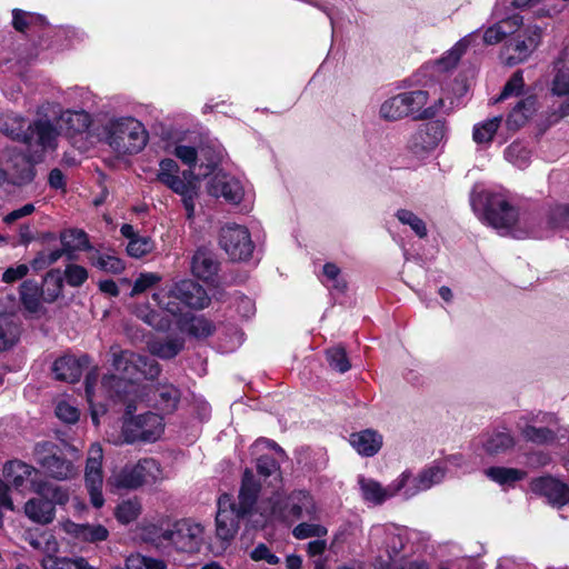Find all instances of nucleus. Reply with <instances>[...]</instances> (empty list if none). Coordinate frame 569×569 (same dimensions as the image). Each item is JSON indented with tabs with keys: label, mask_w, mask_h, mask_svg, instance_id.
Returning a JSON list of instances; mask_svg holds the SVG:
<instances>
[{
	"label": "nucleus",
	"mask_w": 569,
	"mask_h": 569,
	"mask_svg": "<svg viewBox=\"0 0 569 569\" xmlns=\"http://www.w3.org/2000/svg\"><path fill=\"white\" fill-rule=\"evenodd\" d=\"M470 204L475 213L501 236L516 239L548 237V231L543 229V217H521L507 190L476 184L470 194Z\"/></svg>",
	"instance_id": "nucleus-1"
},
{
	"label": "nucleus",
	"mask_w": 569,
	"mask_h": 569,
	"mask_svg": "<svg viewBox=\"0 0 569 569\" xmlns=\"http://www.w3.org/2000/svg\"><path fill=\"white\" fill-rule=\"evenodd\" d=\"M259 488L260 486L254 480L252 471L247 469L243 472L238 502L227 493L219 497L216 516V536L218 539L229 543L236 537L240 520L244 519L252 511Z\"/></svg>",
	"instance_id": "nucleus-2"
},
{
	"label": "nucleus",
	"mask_w": 569,
	"mask_h": 569,
	"mask_svg": "<svg viewBox=\"0 0 569 569\" xmlns=\"http://www.w3.org/2000/svg\"><path fill=\"white\" fill-rule=\"evenodd\" d=\"M112 367L123 376L120 379L113 375L106 376L102 379V388L110 398H120V390L127 388L124 380H138L140 378L154 379L160 373L158 362L147 356L136 353L131 350H121L118 347H111Z\"/></svg>",
	"instance_id": "nucleus-3"
},
{
	"label": "nucleus",
	"mask_w": 569,
	"mask_h": 569,
	"mask_svg": "<svg viewBox=\"0 0 569 569\" xmlns=\"http://www.w3.org/2000/svg\"><path fill=\"white\" fill-rule=\"evenodd\" d=\"M106 143L118 154L140 152L147 144L143 124L132 117L110 119L103 127Z\"/></svg>",
	"instance_id": "nucleus-4"
},
{
	"label": "nucleus",
	"mask_w": 569,
	"mask_h": 569,
	"mask_svg": "<svg viewBox=\"0 0 569 569\" xmlns=\"http://www.w3.org/2000/svg\"><path fill=\"white\" fill-rule=\"evenodd\" d=\"M159 308L172 316L181 312L180 305L192 309H202L209 305L206 290L190 279L180 280L169 289L161 288L152 295Z\"/></svg>",
	"instance_id": "nucleus-5"
},
{
	"label": "nucleus",
	"mask_w": 569,
	"mask_h": 569,
	"mask_svg": "<svg viewBox=\"0 0 569 569\" xmlns=\"http://www.w3.org/2000/svg\"><path fill=\"white\" fill-rule=\"evenodd\" d=\"M261 515L266 519H317V506L313 498L306 491L298 490L289 496L280 492L273 493L267 503L260 506Z\"/></svg>",
	"instance_id": "nucleus-6"
},
{
	"label": "nucleus",
	"mask_w": 569,
	"mask_h": 569,
	"mask_svg": "<svg viewBox=\"0 0 569 569\" xmlns=\"http://www.w3.org/2000/svg\"><path fill=\"white\" fill-rule=\"evenodd\" d=\"M46 114H38L39 118L28 122L19 142L26 147V156L30 163H40L46 154L56 150L58 146L59 130Z\"/></svg>",
	"instance_id": "nucleus-7"
},
{
	"label": "nucleus",
	"mask_w": 569,
	"mask_h": 569,
	"mask_svg": "<svg viewBox=\"0 0 569 569\" xmlns=\"http://www.w3.org/2000/svg\"><path fill=\"white\" fill-rule=\"evenodd\" d=\"M71 458L64 457L59 448L52 442H40L34 447L33 456L36 462L46 471V473L56 480H69L79 473V468L74 460H78L79 450L74 447L69 448Z\"/></svg>",
	"instance_id": "nucleus-8"
},
{
	"label": "nucleus",
	"mask_w": 569,
	"mask_h": 569,
	"mask_svg": "<svg viewBox=\"0 0 569 569\" xmlns=\"http://www.w3.org/2000/svg\"><path fill=\"white\" fill-rule=\"evenodd\" d=\"M516 428L526 441L538 446L552 445L560 430L556 415L542 411L521 415Z\"/></svg>",
	"instance_id": "nucleus-9"
},
{
	"label": "nucleus",
	"mask_w": 569,
	"mask_h": 569,
	"mask_svg": "<svg viewBox=\"0 0 569 569\" xmlns=\"http://www.w3.org/2000/svg\"><path fill=\"white\" fill-rule=\"evenodd\" d=\"M163 479L160 463L153 458H144L136 465H126L114 471L108 483L118 489L133 490L144 485H153Z\"/></svg>",
	"instance_id": "nucleus-10"
},
{
	"label": "nucleus",
	"mask_w": 569,
	"mask_h": 569,
	"mask_svg": "<svg viewBox=\"0 0 569 569\" xmlns=\"http://www.w3.org/2000/svg\"><path fill=\"white\" fill-rule=\"evenodd\" d=\"M430 91L413 90L393 97V108L398 117L413 116L415 118H433L438 113L452 109V101L446 104L443 97H437L428 107Z\"/></svg>",
	"instance_id": "nucleus-11"
},
{
	"label": "nucleus",
	"mask_w": 569,
	"mask_h": 569,
	"mask_svg": "<svg viewBox=\"0 0 569 569\" xmlns=\"http://www.w3.org/2000/svg\"><path fill=\"white\" fill-rule=\"evenodd\" d=\"M163 419L160 415L147 412L136 417L124 418L122 425V437L126 443L138 441L153 442L163 432Z\"/></svg>",
	"instance_id": "nucleus-12"
},
{
	"label": "nucleus",
	"mask_w": 569,
	"mask_h": 569,
	"mask_svg": "<svg viewBox=\"0 0 569 569\" xmlns=\"http://www.w3.org/2000/svg\"><path fill=\"white\" fill-rule=\"evenodd\" d=\"M446 473V468L442 463L429 466L423 469L418 477H412L411 472L405 471L393 486V495L398 492L405 499L411 498L418 492L428 490L432 486L440 483Z\"/></svg>",
	"instance_id": "nucleus-13"
},
{
	"label": "nucleus",
	"mask_w": 569,
	"mask_h": 569,
	"mask_svg": "<svg viewBox=\"0 0 569 569\" xmlns=\"http://www.w3.org/2000/svg\"><path fill=\"white\" fill-rule=\"evenodd\" d=\"M162 538L181 552H197L202 543L203 527L188 519L177 521L171 529L162 532Z\"/></svg>",
	"instance_id": "nucleus-14"
},
{
	"label": "nucleus",
	"mask_w": 569,
	"mask_h": 569,
	"mask_svg": "<svg viewBox=\"0 0 569 569\" xmlns=\"http://www.w3.org/2000/svg\"><path fill=\"white\" fill-rule=\"evenodd\" d=\"M220 246L234 261L248 260L254 248L250 232L239 224H226L221 228Z\"/></svg>",
	"instance_id": "nucleus-15"
},
{
	"label": "nucleus",
	"mask_w": 569,
	"mask_h": 569,
	"mask_svg": "<svg viewBox=\"0 0 569 569\" xmlns=\"http://www.w3.org/2000/svg\"><path fill=\"white\" fill-rule=\"evenodd\" d=\"M102 447L97 442L92 443L88 450L84 469V481L90 496V501L94 508H101L104 503V498L102 495Z\"/></svg>",
	"instance_id": "nucleus-16"
},
{
	"label": "nucleus",
	"mask_w": 569,
	"mask_h": 569,
	"mask_svg": "<svg viewBox=\"0 0 569 569\" xmlns=\"http://www.w3.org/2000/svg\"><path fill=\"white\" fill-rule=\"evenodd\" d=\"M6 480L19 492L33 491L37 493V486L42 485L40 471L34 467L20 460H12L6 463L3 469Z\"/></svg>",
	"instance_id": "nucleus-17"
},
{
	"label": "nucleus",
	"mask_w": 569,
	"mask_h": 569,
	"mask_svg": "<svg viewBox=\"0 0 569 569\" xmlns=\"http://www.w3.org/2000/svg\"><path fill=\"white\" fill-rule=\"evenodd\" d=\"M208 191L211 196L222 197L226 201L238 204L244 198L246 191L242 182L233 176L217 172L209 181Z\"/></svg>",
	"instance_id": "nucleus-18"
},
{
	"label": "nucleus",
	"mask_w": 569,
	"mask_h": 569,
	"mask_svg": "<svg viewBox=\"0 0 569 569\" xmlns=\"http://www.w3.org/2000/svg\"><path fill=\"white\" fill-rule=\"evenodd\" d=\"M46 110H50L52 116L60 114L61 121L71 134L87 132L92 122L91 116L84 110H66L62 112L59 104L46 102L38 108V114H46Z\"/></svg>",
	"instance_id": "nucleus-19"
},
{
	"label": "nucleus",
	"mask_w": 569,
	"mask_h": 569,
	"mask_svg": "<svg viewBox=\"0 0 569 569\" xmlns=\"http://www.w3.org/2000/svg\"><path fill=\"white\" fill-rule=\"evenodd\" d=\"M530 489L533 493L546 497L555 506L569 503V487L552 476L532 479Z\"/></svg>",
	"instance_id": "nucleus-20"
},
{
	"label": "nucleus",
	"mask_w": 569,
	"mask_h": 569,
	"mask_svg": "<svg viewBox=\"0 0 569 569\" xmlns=\"http://www.w3.org/2000/svg\"><path fill=\"white\" fill-rule=\"evenodd\" d=\"M445 134L443 124L433 121L420 128L410 140V149L418 157H423L427 152L435 149Z\"/></svg>",
	"instance_id": "nucleus-21"
},
{
	"label": "nucleus",
	"mask_w": 569,
	"mask_h": 569,
	"mask_svg": "<svg viewBox=\"0 0 569 569\" xmlns=\"http://www.w3.org/2000/svg\"><path fill=\"white\" fill-rule=\"evenodd\" d=\"M90 362V358L83 355L79 358L70 355L58 358L52 365V372L56 379L67 382L79 381L82 370Z\"/></svg>",
	"instance_id": "nucleus-22"
},
{
	"label": "nucleus",
	"mask_w": 569,
	"mask_h": 569,
	"mask_svg": "<svg viewBox=\"0 0 569 569\" xmlns=\"http://www.w3.org/2000/svg\"><path fill=\"white\" fill-rule=\"evenodd\" d=\"M481 445L487 453L501 455L516 446V438L506 425H499L483 436Z\"/></svg>",
	"instance_id": "nucleus-23"
},
{
	"label": "nucleus",
	"mask_w": 569,
	"mask_h": 569,
	"mask_svg": "<svg viewBox=\"0 0 569 569\" xmlns=\"http://www.w3.org/2000/svg\"><path fill=\"white\" fill-rule=\"evenodd\" d=\"M190 172L184 171L183 178L177 176L166 184L172 191L181 196L187 218L192 219L194 214V199L198 194L197 184L193 179H189Z\"/></svg>",
	"instance_id": "nucleus-24"
},
{
	"label": "nucleus",
	"mask_w": 569,
	"mask_h": 569,
	"mask_svg": "<svg viewBox=\"0 0 569 569\" xmlns=\"http://www.w3.org/2000/svg\"><path fill=\"white\" fill-rule=\"evenodd\" d=\"M523 23L519 14H512L487 28L483 32V42L492 46L501 42L507 36L516 33Z\"/></svg>",
	"instance_id": "nucleus-25"
},
{
	"label": "nucleus",
	"mask_w": 569,
	"mask_h": 569,
	"mask_svg": "<svg viewBox=\"0 0 569 569\" xmlns=\"http://www.w3.org/2000/svg\"><path fill=\"white\" fill-rule=\"evenodd\" d=\"M542 34V29L538 26H529L525 29L526 38L520 40L517 39L513 44L516 56L508 58L507 62L510 66L517 64L526 60L531 52L539 46Z\"/></svg>",
	"instance_id": "nucleus-26"
},
{
	"label": "nucleus",
	"mask_w": 569,
	"mask_h": 569,
	"mask_svg": "<svg viewBox=\"0 0 569 569\" xmlns=\"http://www.w3.org/2000/svg\"><path fill=\"white\" fill-rule=\"evenodd\" d=\"M26 516L39 525H49L54 520L56 508L52 501L44 497H37L28 500L24 505Z\"/></svg>",
	"instance_id": "nucleus-27"
},
{
	"label": "nucleus",
	"mask_w": 569,
	"mask_h": 569,
	"mask_svg": "<svg viewBox=\"0 0 569 569\" xmlns=\"http://www.w3.org/2000/svg\"><path fill=\"white\" fill-rule=\"evenodd\" d=\"M178 327L180 331L187 332L197 339L208 338L216 330L213 322L206 317L190 313H186L179 318Z\"/></svg>",
	"instance_id": "nucleus-28"
},
{
	"label": "nucleus",
	"mask_w": 569,
	"mask_h": 569,
	"mask_svg": "<svg viewBox=\"0 0 569 569\" xmlns=\"http://www.w3.org/2000/svg\"><path fill=\"white\" fill-rule=\"evenodd\" d=\"M349 441L352 448L365 457L376 455L382 446V437L370 429L352 433Z\"/></svg>",
	"instance_id": "nucleus-29"
},
{
	"label": "nucleus",
	"mask_w": 569,
	"mask_h": 569,
	"mask_svg": "<svg viewBox=\"0 0 569 569\" xmlns=\"http://www.w3.org/2000/svg\"><path fill=\"white\" fill-rule=\"evenodd\" d=\"M191 271L197 278L208 281L217 274L218 262L211 252L201 248L192 257Z\"/></svg>",
	"instance_id": "nucleus-30"
},
{
	"label": "nucleus",
	"mask_w": 569,
	"mask_h": 569,
	"mask_svg": "<svg viewBox=\"0 0 569 569\" xmlns=\"http://www.w3.org/2000/svg\"><path fill=\"white\" fill-rule=\"evenodd\" d=\"M537 99L533 94H528L521 99L510 111L507 118V126L511 130H517L523 126L536 112Z\"/></svg>",
	"instance_id": "nucleus-31"
},
{
	"label": "nucleus",
	"mask_w": 569,
	"mask_h": 569,
	"mask_svg": "<svg viewBox=\"0 0 569 569\" xmlns=\"http://www.w3.org/2000/svg\"><path fill=\"white\" fill-rule=\"evenodd\" d=\"M150 401L163 412H171L177 407L180 398V391L171 383L158 385L152 389Z\"/></svg>",
	"instance_id": "nucleus-32"
},
{
	"label": "nucleus",
	"mask_w": 569,
	"mask_h": 569,
	"mask_svg": "<svg viewBox=\"0 0 569 569\" xmlns=\"http://www.w3.org/2000/svg\"><path fill=\"white\" fill-rule=\"evenodd\" d=\"M60 241L69 259L74 258L77 251L91 249L88 234L80 229H68L60 233Z\"/></svg>",
	"instance_id": "nucleus-33"
},
{
	"label": "nucleus",
	"mask_w": 569,
	"mask_h": 569,
	"mask_svg": "<svg viewBox=\"0 0 569 569\" xmlns=\"http://www.w3.org/2000/svg\"><path fill=\"white\" fill-rule=\"evenodd\" d=\"M184 347L182 337H168L166 339L152 340L148 348L153 356L161 359L174 358Z\"/></svg>",
	"instance_id": "nucleus-34"
},
{
	"label": "nucleus",
	"mask_w": 569,
	"mask_h": 569,
	"mask_svg": "<svg viewBox=\"0 0 569 569\" xmlns=\"http://www.w3.org/2000/svg\"><path fill=\"white\" fill-rule=\"evenodd\" d=\"M28 121L14 112L0 113V132L14 141H19Z\"/></svg>",
	"instance_id": "nucleus-35"
},
{
	"label": "nucleus",
	"mask_w": 569,
	"mask_h": 569,
	"mask_svg": "<svg viewBox=\"0 0 569 569\" xmlns=\"http://www.w3.org/2000/svg\"><path fill=\"white\" fill-rule=\"evenodd\" d=\"M63 274L58 268L49 270L43 278L41 296L44 301H56L63 291Z\"/></svg>",
	"instance_id": "nucleus-36"
},
{
	"label": "nucleus",
	"mask_w": 569,
	"mask_h": 569,
	"mask_svg": "<svg viewBox=\"0 0 569 569\" xmlns=\"http://www.w3.org/2000/svg\"><path fill=\"white\" fill-rule=\"evenodd\" d=\"M485 473L493 482L507 487L513 486L526 477V471L507 467H490Z\"/></svg>",
	"instance_id": "nucleus-37"
},
{
	"label": "nucleus",
	"mask_w": 569,
	"mask_h": 569,
	"mask_svg": "<svg viewBox=\"0 0 569 569\" xmlns=\"http://www.w3.org/2000/svg\"><path fill=\"white\" fill-rule=\"evenodd\" d=\"M569 228V206H556L543 217V229L548 237L556 231Z\"/></svg>",
	"instance_id": "nucleus-38"
},
{
	"label": "nucleus",
	"mask_w": 569,
	"mask_h": 569,
	"mask_svg": "<svg viewBox=\"0 0 569 569\" xmlns=\"http://www.w3.org/2000/svg\"><path fill=\"white\" fill-rule=\"evenodd\" d=\"M476 37V32H471L460 39L446 54L440 58L437 62V67L439 70H449L453 68L461 56L465 53L467 48L471 44L473 38Z\"/></svg>",
	"instance_id": "nucleus-39"
},
{
	"label": "nucleus",
	"mask_w": 569,
	"mask_h": 569,
	"mask_svg": "<svg viewBox=\"0 0 569 569\" xmlns=\"http://www.w3.org/2000/svg\"><path fill=\"white\" fill-rule=\"evenodd\" d=\"M68 531L73 533L77 538L88 542L104 541L109 536L107 528L103 527L102 525L71 523Z\"/></svg>",
	"instance_id": "nucleus-40"
},
{
	"label": "nucleus",
	"mask_w": 569,
	"mask_h": 569,
	"mask_svg": "<svg viewBox=\"0 0 569 569\" xmlns=\"http://www.w3.org/2000/svg\"><path fill=\"white\" fill-rule=\"evenodd\" d=\"M358 482L361 489L362 498L367 503L377 506L381 505L387 499V491L378 481L365 477H359Z\"/></svg>",
	"instance_id": "nucleus-41"
},
{
	"label": "nucleus",
	"mask_w": 569,
	"mask_h": 569,
	"mask_svg": "<svg viewBox=\"0 0 569 569\" xmlns=\"http://www.w3.org/2000/svg\"><path fill=\"white\" fill-rule=\"evenodd\" d=\"M89 259L92 266L109 273L118 274L126 268L124 262L120 258L108 253H101L100 251H94Z\"/></svg>",
	"instance_id": "nucleus-42"
},
{
	"label": "nucleus",
	"mask_w": 569,
	"mask_h": 569,
	"mask_svg": "<svg viewBox=\"0 0 569 569\" xmlns=\"http://www.w3.org/2000/svg\"><path fill=\"white\" fill-rule=\"evenodd\" d=\"M501 121L502 117L498 116L475 124L472 132L475 142L478 144L489 143L500 127Z\"/></svg>",
	"instance_id": "nucleus-43"
},
{
	"label": "nucleus",
	"mask_w": 569,
	"mask_h": 569,
	"mask_svg": "<svg viewBox=\"0 0 569 569\" xmlns=\"http://www.w3.org/2000/svg\"><path fill=\"white\" fill-rule=\"evenodd\" d=\"M341 271L335 263L328 262L322 268L320 281L330 290L343 292L347 288L346 281L340 276Z\"/></svg>",
	"instance_id": "nucleus-44"
},
{
	"label": "nucleus",
	"mask_w": 569,
	"mask_h": 569,
	"mask_svg": "<svg viewBox=\"0 0 569 569\" xmlns=\"http://www.w3.org/2000/svg\"><path fill=\"white\" fill-rule=\"evenodd\" d=\"M37 495L47 498L52 501V505H66L69 501V492L67 489L54 486L46 480L42 485L37 486Z\"/></svg>",
	"instance_id": "nucleus-45"
},
{
	"label": "nucleus",
	"mask_w": 569,
	"mask_h": 569,
	"mask_svg": "<svg viewBox=\"0 0 569 569\" xmlns=\"http://www.w3.org/2000/svg\"><path fill=\"white\" fill-rule=\"evenodd\" d=\"M19 336L20 329L14 322L0 319V351L13 347L19 340Z\"/></svg>",
	"instance_id": "nucleus-46"
},
{
	"label": "nucleus",
	"mask_w": 569,
	"mask_h": 569,
	"mask_svg": "<svg viewBox=\"0 0 569 569\" xmlns=\"http://www.w3.org/2000/svg\"><path fill=\"white\" fill-rule=\"evenodd\" d=\"M397 218L400 223L408 226L417 237L425 238L428 233L425 221L410 210H398Z\"/></svg>",
	"instance_id": "nucleus-47"
},
{
	"label": "nucleus",
	"mask_w": 569,
	"mask_h": 569,
	"mask_svg": "<svg viewBox=\"0 0 569 569\" xmlns=\"http://www.w3.org/2000/svg\"><path fill=\"white\" fill-rule=\"evenodd\" d=\"M21 301L27 310L36 312L40 307L39 289L36 282L24 281L20 287Z\"/></svg>",
	"instance_id": "nucleus-48"
},
{
	"label": "nucleus",
	"mask_w": 569,
	"mask_h": 569,
	"mask_svg": "<svg viewBox=\"0 0 569 569\" xmlns=\"http://www.w3.org/2000/svg\"><path fill=\"white\" fill-rule=\"evenodd\" d=\"M141 512V505L137 499L122 501L116 509V518L121 523L134 521Z\"/></svg>",
	"instance_id": "nucleus-49"
},
{
	"label": "nucleus",
	"mask_w": 569,
	"mask_h": 569,
	"mask_svg": "<svg viewBox=\"0 0 569 569\" xmlns=\"http://www.w3.org/2000/svg\"><path fill=\"white\" fill-rule=\"evenodd\" d=\"M83 557H43L40 561L42 569H80Z\"/></svg>",
	"instance_id": "nucleus-50"
},
{
	"label": "nucleus",
	"mask_w": 569,
	"mask_h": 569,
	"mask_svg": "<svg viewBox=\"0 0 569 569\" xmlns=\"http://www.w3.org/2000/svg\"><path fill=\"white\" fill-rule=\"evenodd\" d=\"M507 161L518 168H526L529 163L530 152L520 142H513L505 150Z\"/></svg>",
	"instance_id": "nucleus-51"
},
{
	"label": "nucleus",
	"mask_w": 569,
	"mask_h": 569,
	"mask_svg": "<svg viewBox=\"0 0 569 569\" xmlns=\"http://www.w3.org/2000/svg\"><path fill=\"white\" fill-rule=\"evenodd\" d=\"M128 569H167V563L162 559L146 557L142 555H130L127 558Z\"/></svg>",
	"instance_id": "nucleus-52"
},
{
	"label": "nucleus",
	"mask_w": 569,
	"mask_h": 569,
	"mask_svg": "<svg viewBox=\"0 0 569 569\" xmlns=\"http://www.w3.org/2000/svg\"><path fill=\"white\" fill-rule=\"evenodd\" d=\"M63 280L70 287L77 288L81 287L88 280V270L77 263H69L66 266L64 271L62 272Z\"/></svg>",
	"instance_id": "nucleus-53"
},
{
	"label": "nucleus",
	"mask_w": 569,
	"mask_h": 569,
	"mask_svg": "<svg viewBox=\"0 0 569 569\" xmlns=\"http://www.w3.org/2000/svg\"><path fill=\"white\" fill-rule=\"evenodd\" d=\"M327 533L328 530L325 526L309 522H301L298 526H296L292 530V536L299 540L313 537L321 538L325 537Z\"/></svg>",
	"instance_id": "nucleus-54"
},
{
	"label": "nucleus",
	"mask_w": 569,
	"mask_h": 569,
	"mask_svg": "<svg viewBox=\"0 0 569 569\" xmlns=\"http://www.w3.org/2000/svg\"><path fill=\"white\" fill-rule=\"evenodd\" d=\"M329 366L343 373L350 369V362L347 358L346 350L342 347H333L326 352Z\"/></svg>",
	"instance_id": "nucleus-55"
},
{
	"label": "nucleus",
	"mask_w": 569,
	"mask_h": 569,
	"mask_svg": "<svg viewBox=\"0 0 569 569\" xmlns=\"http://www.w3.org/2000/svg\"><path fill=\"white\" fill-rule=\"evenodd\" d=\"M162 280V277L156 272H141L136 279L132 290L130 292L131 297L143 293L148 289L154 287Z\"/></svg>",
	"instance_id": "nucleus-56"
},
{
	"label": "nucleus",
	"mask_w": 569,
	"mask_h": 569,
	"mask_svg": "<svg viewBox=\"0 0 569 569\" xmlns=\"http://www.w3.org/2000/svg\"><path fill=\"white\" fill-rule=\"evenodd\" d=\"M153 241L149 237L138 236L127 246V252L133 258H141L153 250Z\"/></svg>",
	"instance_id": "nucleus-57"
},
{
	"label": "nucleus",
	"mask_w": 569,
	"mask_h": 569,
	"mask_svg": "<svg viewBox=\"0 0 569 569\" xmlns=\"http://www.w3.org/2000/svg\"><path fill=\"white\" fill-rule=\"evenodd\" d=\"M136 315L138 318L142 319L147 325L157 329V330H166L169 326V321L164 320L160 315L154 310H149L148 307H140L137 309Z\"/></svg>",
	"instance_id": "nucleus-58"
},
{
	"label": "nucleus",
	"mask_w": 569,
	"mask_h": 569,
	"mask_svg": "<svg viewBox=\"0 0 569 569\" xmlns=\"http://www.w3.org/2000/svg\"><path fill=\"white\" fill-rule=\"evenodd\" d=\"M523 77L521 71H517L505 84L503 90L496 101L508 99L509 97H518L521 94L523 89Z\"/></svg>",
	"instance_id": "nucleus-59"
},
{
	"label": "nucleus",
	"mask_w": 569,
	"mask_h": 569,
	"mask_svg": "<svg viewBox=\"0 0 569 569\" xmlns=\"http://www.w3.org/2000/svg\"><path fill=\"white\" fill-rule=\"evenodd\" d=\"M13 20L12 24L17 31L24 32L31 24L36 21H42L40 17L30 14L20 9H14L12 11Z\"/></svg>",
	"instance_id": "nucleus-60"
},
{
	"label": "nucleus",
	"mask_w": 569,
	"mask_h": 569,
	"mask_svg": "<svg viewBox=\"0 0 569 569\" xmlns=\"http://www.w3.org/2000/svg\"><path fill=\"white\" fill-rule=\"evenodd\" d=\"M57 417L67 423H76L79 420V410L67 401H59L56 407Z\"/></svg>",
	"instance_id": "nucleus-61"
},
{
	"label": "nucleus",
	"mask_w": 569,
	"mask_h": 569,
	"mask_svg": "<svg viewBox=\"0 0 569 569\" xmlns=\"http://www.w3.org/2000/svg\"><path fill=\"white\" fill-rule=\"evenodd\" d=\"M159 173L158 179L163 184H167L170 179H173L178 176L179 167L177 162L172 159H163L159 164Z\"/></svg>",
	"instance_id": "nucleus-62"
},
{
	"label": "nucleus",
	"mask_w": 569,
	"mask_h": 569,
	"mask_svg": "<svg viewBox=\"0 0 569 569\" xmlns=\"http://www.w3.org/2000/svg\"><path fill=\"white\" fill-rule=\"evenodd\" d=\"M250 557L254 561H266L269 565H278L280 562V559L264 543L256 546L250 552Z\"/></svg>",
	"instance_id": "nucleus-63"
},
{
	"label": "nucleus",
	"mask_w": 569,
	"mask_h": 569,
	"mask_svg": "<svg viewBox=\"0 0 569 569\" xmlns=\"http://www.w3.org/2000/svg\"><path fill=\"white\" fill-rule=\"evenodd\" d=\"M552 92L569 97V70H559L552 82Z\"/></svg>",
	"instance_id": "nucleus-64"
}]
</instances>
